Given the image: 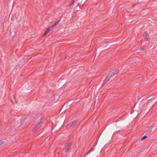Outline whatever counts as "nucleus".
<instances>
[{
  "label": "nucleus",
  "mask_w": 157,
  "mask_h": 157,
  "mask_svg": "<svg viewBox=\"0 0 157 157\" xmlns=\"http://www.w3.org/2000/svg\"><path fill=\"white\" fill-rule=\"evenodd\" d=\"M60 21V19H59L58 20L56 21L55 22V24H54V25L56 26V25Z\"/></svg>",
  "instance_id": "nucleus-10"
},
{
  "label": "nucleus",
  "mask_w": 157,
  "mask_h": 157,
  "mask_svg": "<svg viewBox=\"0 0 157 157\" xmlns=\"http://www.w3.org/2000/svg\"><path fill=\"white\" fill-rule=\"evenodd\" d=\"M145 47V46H143L141 47L140 48V50L141 51L143 50L144 49Z\"/></svg>",
  "instance_id": "nucleus-13"
},
{
  "label": "nucleus",
  "mask_w": 157,
  "mask_h": 157,
  "mask_svg": "<svg viewBox=\"0 0 157 157\" xmlns=\"http://www.w3.org/2000/svg\"><path fill=\"white\" fill-rule=\"evenodd\" d=\"M94 147H93L91 148L90 150V152H91V151H94Z\"/></svg>",
  "instance_id": "nucleus-18"
},
{
  "label": "nucleus",
  "mask_w": 157,
  "mask_h": 157,
  "mask_svg": "<svg viewBox=\"0 0 157 157\" xmlns=\"http://www.w3.org/2000/svg\"><path fill=\"white\" fill-rule=\"evenodd\" d=\"M13 98H14L15 99V96H14V95H13Z\"/></svg>",
  "instance_id": "nucleus-22"
},
{
  "label": "nucleus",
  "mask_w": 157,
  "mask_h": 157,
  "mask_svg": "<svg viewBox=\"0 0 157 157\" xmlns=\"http://www.w3.org/2000/svg\"><path fill=\"white\" fill-rule=\"evenodd\" d=\"M72 2L69 4V6H71L75 3V1H72Z\"/></svg>",
  "instance_id": "nucleus-15"
},
{
  "label": "nucleus",
  "mask_w": 157,
  "mask_h": 157,
  "mask_svg": "<svg viewBox=\"0 0 157 157\" xmlns=\"http://www.w3.org/2000/svg\"><path fill=\"white\" fill-rule=\"evenodd\" d=\"M15 102L16 103H17V102L16 101H15Z\"/></svg>",
  "instance_id": "nucleus-23"
},
{
  "label": "nucleus",
  "mask_w": 157,
  "mask_h": 157,
  "mask_svg": "<svg viewBox=\"0 0 157 157\" xmlns=\"http://www.w3.org/2000/svg\"><path fill=\"white\" fill-rule=\"evenodd\" d=\"M147 136H143V137L141 138V140H144V139H145L147 138Z\"/></svg>",
  "instance_id": "nucleus-12"
},
{
  "label": "nucleus",
  "mask_w": 157,
  "mask_h": 157,
  "mask_svg": "<svg viewBox=\"0 0 157 157\" xmlns=\"http://www.w3.org/2000/svg\"><path fill=\"white\" fill-rule=\"evenodd\" d=\"M112 77H110V75H109V73L108 74V75L106 76V77L105 78V79L104 81V82H108L109 80L110 79L112 78Z\"/></svg>",
  "instance_id": "nucleus-5"
},
{
  "label": "nucleus",
  "mask_w": 157,
  "mask_h": 157,
  "mask_svg": "<svg viewBox=\"0 0 157 157\" xmlns=\"http://www.w3.org/2000/svg\"><path fill=\"white\" fill-rule=\"evenodd\" d=\"M56 25H54V24H53L51 26H49L48 28L50 29L51 28H52L55 27H56Z\"/></svg>",
  "instance_id": "nucleus-11"
},
{
  "label": "nucleus",
  "mask_w": 157,
  "mask_h": 157,
  "mask_svg": "<svg viewBox=\"0 0 157 157\" xmlns=\"http://www.w3.org/2000/svg\"><path fill=\"white\" fill-rule=\"evenodd\" d=\"M143 36L145 38V41H147L148 39L149 36L148 33L147 31H145L143 34Z\"/></svg>",
  "instance_id": "nucleus-4"
},
{
  "label": "nucleus",
  "mask_w": 157,
  "mask_h": 157,
  "mask_svg": "<svg viewBox=\"0 0 157 157\" xmlns=\"http://www.w3.org/2000/svg\"><path fill=\"white\" fill-rule=\"evenodd\" d=\"M71 144V141H69V143L67 144L65 148V151L66 152H67L70 149Z\"/></svg>",
  "instance_id": "nucleus-3"
},
{
  "label": "nucleus",
  "mask_w": 157,
  "mask_h": 157,
  "mask_svg": "<svg viewBox=\"0 0 157 157\" xmlns=\"http://www.w3.org/2000/svg\"><path fill=\"white\" fill-rule=\"evenodd\" d=\"M86 155H85V154H84V155L83 156V157H85Z\"/></svg>",
  "instance_id": "nucleus-21"
},
{
  "label": "nucleus",
  "mask_w": 157,
  "mask_h": 157,
  "mask_svg": "<svg viewBox=\"0 0 157 157\" xmlns=\"http://www.w3.org/2000/svg\"><path fill=\"white\" fill-rule=\"evenodd\" d=\"M91 152L90 151V150H89L85 154V155H87L90 153Z\"/></svg>",
  "instance_id": "nucleus-16"
},
{
  "label": "nucleus",
  "mask_w": 157,
  "mask_h": 157,
  "mask_svg": "<svg viewBox=\"0 0 157 157\" xmlns=\"http://www.w3.org/2000/svg\"><path fill=\"white\" fill-rule=\"evenodd\" d=\"M155 125H151L150 128L148 129L147 131L148 132H151L152 131V129L154 128L155 127Z\"/></svg>",
  "instance_id": "nucleus-6"
},
{
  "label": "nucleus",
  "mask_w": 157,
  "mask_h": 157,
  "mask_svg": "<svg viewBox=\"0 0 157 157\" xmlns=\"http://www.w3.org/2000/svg\"><path fill=\"white\" fill-rule=\"evenodd\" d=\"M73 125L72 122H71L66 126V128L67 129H68Z\"/></svg>",
  "instance_id": "nucleus-7"
},
{
  "label": "nucleus",
  "mask_w": 157,
  "mask_h": 157,
  "mask_svg": "<svg viewBox=\"0 0 157 157\" xmlns=\"http://www.w3.org/2000/svg\"><path fill=\"white\" fill-rule=\"evenodd\" d=\"M48 33H46L45 32H44V34L43 35V36H45Z\"/></svg>",
  "instance_id": "nucleus-19"
},
{
  "label": "nucleus",
  "mask_w": 157,
  "mask_h": 157,
  "mask_svg": "<svg viewBox=\"0 0 157 157\" xmlns=\"http://www.w3.org/2000/svg\"><path fill=\"white\" fill-rule=\"evenodd\" d=\"M50 30V29L48 27L47 29H46V30L45 32L47 33H48Z\"/></svg>",
  "instance_id": "nucleus-14"
},
{
  "label": "nucleus",
  "mask_w": 157,
  "mask_h": 157,
  "mask_svg": "<svg viewBox=\"0 0 157 157\" xmlns=\"http://www.w3.org/2000/svg\"><path fill=\"white\" fill-rule=\"evenodd\" d=\"M48 33H46L45 32H44V34L43 35V36H45Z\"/></svg>",
  "instance_id": "nucleus-20"
},
{
  "label": "nucleus",
  "mask_w": 157,
  "mask_h": 157,
  "mask_svg": "<svg viewBox=\"0 0 157 157\" xmlns=\"http://www.w3.org/2000/svg\"><path fill=\"white\" fill-rule=\"evenodd\" d=\"M78 120H75L72 121L71 122L73 125H75L77 124V123H78Z\"/></svg>",
  "instance_id": "nucleus-8"
},
{
  "label": "nucleus",
  "mask_w": 157,
  "mask_h": 157,
  "mask_svg": "<svg viewBox=\"0 0 157 157\" xmlns=\"http://www.w3.org/2000/svg\"><path fill=\"white\" fill-rule=\"evenodd\" d=\"M26 119V118L25 117H22L21 120V121H20L21 123H22L23 122H24L25 121Z\"/></svg>",
  "instance_id": "nucleus-9"
},
{
  "label": "nucleus",
  "mask_w": 157,
  "mask_h": 157,
  "mask_svg": "<svg viewBox=\"0 0 157 157\" xmlns=\"http://www.w3.org/2000/svg\"><path fill=\"white\" fill-rule=\"evenodd\" d=\"M40 122L37 123L35 126V128L33 129L34 131H35L37 129L40 128L42 125L43 122V118L41 117L40 119Z\"/></svg>",
  "instance_id": "nucleus-1"
},
{
  "label": "nucleus",
  "mask_w": 157,
  "mask_h": 157,
  "mask_svg": "<svg viewBox=\"0 0 157 157\" xmlns=\"http://www.w3.org/2000/svg\"><path fill=\"white\" fill-rule=\"evenodd\" d=\"M4 142L2 140H0V145L2 144Z\"/></svg>",
  "instance_id": "nucleus-17"
},
{
  "label": "nucleus",
  "mask_w": 157,
  "mask_h": 157,
  "mask_svg": "<svg viewBox=\"0 0 157 157\" xmlns=\"http://www.w3.org/2000/svg\"><path fill=\"white\" fill-rule=\"evenodd\" d=\"M119 71L116 69H113L109 73V75H110V77H113L114 75L117 74Z\"/></svg>",
  "instance_id": "nucleus-2"
}]
</instances>
